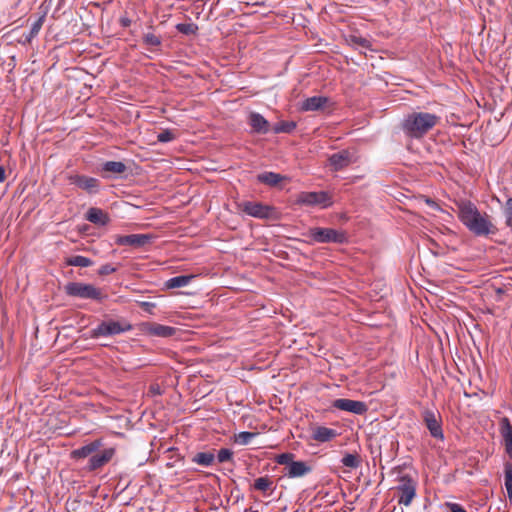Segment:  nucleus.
Listing matches in <instances>:
<instances>
[{
    "instance_id": "12",
    "label": "nucleus",
    "mask_w": 512,
    "mask_h": 512,
    "mask_svg": "<svg viewBox=\"0 0 512 512\" xmlns=\"http://www.w3.org/2000/svg\"><path fill=\"white\" fill-rule=\"evenodd\" d=\"M115 454L116 450L114 447L99 449L98 452L88 459L86 469L90 472L101 469L112 460Z\"/></svg>"
},
{
    "instance_id": "27",
    "label": "nucleus",
    "mask_w": 512,
    "mask_h": 512,
    "mask_svg": "<svg viewBox=\"0 0 512 512\" xmlns=\"http://www.w3.org/2000/svg\"><path fill=\"white\" fill-rule=\"evenodd\" d=\"M215 456L211 452H199L192 457V462L203 467H208L214 462Z\"/></svg>"
},
{
    "instance_id": "19",
    "label": "nucleus",
    "mask_w": 512,
    "mask_h": 512,
    "mask_svg": "<svg viewBox=\"0 0 512 512\" xmlns=\"http://www.w3.org/2000/svg\"><path fill=\"white\" fill-rule=\"evenodd\" d=\"M248 123L252 131L258 134H266L270 130V123L257 112L250 113Z\"/></svg>"
},
{
    "instance_id": "44",
    "label": "nucleus",
    "mask_w": 512,
    "mask_h": 512,
    "mask_svg": "<svg viewBox=\"0 0 512 512\" xmlns=\"http://www.w3.org/2000/svg\"><path fill=\"white\" fill-rule=\"evenodd\" d=\"M119 21L123 27H129L131 25V20L128 17H121Z\"/></svg>"
},
{
    "instance_id": "40",
    "label": "nucleus",
    "mask_w": 512,
    "mask_h": 512,
    "mask_svg": "<svg viewBox=\"0 0 512 512\" xmlns=\"http://www.w3.org/2000/svg\"><path fill=\"white\" fill-rule=\"evenodd\" d=\"M506 224L512 229V198H508L505 207Z\"/></svg>"
},
{
    "instance_id": "21",
    "label": "nucleus",
    "mask_w": 512,
    "mask_h": 512,
    "mask_svg": "<svg viewBox=\"0 0 512 512\" xmlns=\"http://www.w3.org/2000/svg\"><path fill=\"white\" fill-rule=\"evenodd\" d=\"M85 218L89 222L99 226H105L110 221L108 213L96 207L89 208L85 215Z\"/></svg>"
},
{
    "instance_id": "2",
    "label": "nucleus",
    "mask_w": 512,
    "mask_h": 512,
    "mask_svg": "<svg viewBox=\"0 0 512 512\" xmlns=\"http://www.w3.org/2000/svg\"><path fill=\"white\" fill-rule=\"evenodd\" d=\"M440 121V117L429 112H412L401 122V130L406 137L421 139Z\"/></svg>"
},
{
    "instance_id": "8",
    "label": "nucleus",
    "mask_w": 512,
    "mask_h": 512,
    "mask_svg": "<svg viewBox=\"0 0 512 512\" xmlns=\"http://www.w3.org/2000/svg\"><path fill=\"white\" fill-rule=\"evenodd\" d=\"M422 419L430 432V435L439 440L444 439L443 429H442V417L438 411L425 409L422 412Z\"/></svg>"
},
{
    "instance_id": "3",
    "label": "nucleus",
    "mask_w": 512,
    "mask_h": 512,
    "mask_svg": "<svg viewBox=\"0 0 512 512\" xmlns=\"http://www.w3.org/2000/svg\"><path fill=\"white\" fill-rule=\"evenodd\" d=\"M64 291L67 296L90 299L101 302L107 295L103 293L102 289L88 283L83 282H69L64 286Z\"/></svg>"
},
{
    "instance_id": "9",
    "label": "nucleus",
    "mask_w": 512,
    "mask_h": 512,
    "mask_svg": "<svg viewBox=\"0 0 512 512\" xmlns=\"http://www.w3.org/2000/svg\"><path fill=\"white\" fill-rule=\"evenodd\" d=\"M298 203L306 206L326 208L332 205V197L326 191L302 192L298 196Z\"/></svg>"
},
{
    "instance_id": "17",
    "label": "nucleus",
    "mask_w": 512,
    "mask_h": 512,
    "mask_svg": "<svg viewBox=\"0 0 512 512\" xmlns=\"http://www.w3.org/2000/svg\"><path fill=\"white\" fill-rule=\"evenodd\" d=\"M499 426L505 452L512 458V424L507 417H503L499 422Z\"/></svg>"
},
{
    "instance_id": "28",
    "label": "nucleus",
    "mask_w": 512,
    "mask_h": 512,
    "mask_svg": "<svg viewBox=\"0 0 512 512\" xmlns=\"http://www.w3.org/2000/svg\"><path fill=\"white\" fill-rule=\"evenodd\" d=\"M65 264L67 266H77V267H89L93 265V261L85 256L74 255L65 259Z\"/></svg>"
},
{
    "instance_id": "41",
    "label": "nucleus",
    "mask_w": 512,
    "mask_h": 512,
    "mask_svg": "<svg viewBox=\"0 0 512 512\" xmlns=\"http://www.w3.org/2000/svg\"><path fill=\"white\" fill-rule=\"evenodd\" d=\"M117 271V267H113L111 264H104L98 270L100 276H106Z\"/></svg>"
},
{
    "instance_id": "42",
    "label": "nucleus",
    "mask_w": 512,
    "mask_h": 512,
    "mask_svg": "<svg viewBox=\"0 0 512 512\" xmlns=\"http://www.w3.org/2000/svg\"><path fill=\"white\" fill-rule=\"evenodd\" d=\"M139 307L143 309L144 311L153 314V310L156 307L155 303L147 302V301H141L138 303Z\"/></svg>"
},
{
    "instance_id": "16",
    "label": "nucleus",
    "mask_w": 512,
    "mask_h": 512,
    "mask_svg": "<svg viewBox=\"0 0 512 512\" xmlns=\"http://www.w3.org/2000/svg\"><path fill=\"white\" fill-rule=\"evenodd\" d=\"M312 471V466L305 461H294L284 468V476L288 478H300Z\"/></svg>"
},
{
    "instance_id": "6",
    "label": "nucleus",
    "mask_w": 512,
    "mask_h": 512,
    "mask_svg": "<svg viewBox=\"0 0 512 512\" xmlns=\"http://www.w3.org/2000/svg\"><path fill=\"white\" fill-rule=\"evenodd\" d=\"M132 328L133 326L126 320H106L90 331V338L97 339L99 337L119 335L131 331Z\"/></svg>"
},
{
    "instance_id": "29",
    "label": "nucleus",
    "mask_w": 512,
    "mask_h": 512,
    "mask_svg": "<svg viewBox=\"0 0 512 512\" xmlns=\"http://www.w3.org/2000/svg\"><path fill=\"white\" fill-rule=\"evenodd\" d=\"M361 462V456L358 453H346L341 459V463L351 469L358 468Z\"/></svg>"
},
{
    "instance_id": "7",
    "label": "nucleus",
    "mask_w": 512,
    "mask_h": 512,
    "mask_svg": "<svg viewBox=\"0 0 512 512\" xmlns=\"http://www.w3.org/2000/svg\"><path fill=\"white\" fill-rule=\"evenodd\" d=\"M239 206L244 213L255 218L279 220L281 217L280 212L275 207L262 204L261 202L245 201Z\"/></svg>"
},
{
    "instance_id": "37",
    "label": "nucleus",
    "mask_w": 512,
    "mask_h": 512,
    "mask_svg": "<svg viewBox=\"0 0 512 512\" xmlns=\"http://www.w3.org/2000/svg\"><path fill=\"white\" fill-rule=\"evenodd\" d=\"M257 436V433H254V432H248V431H243V432H240L238 435H236V438H235V441L238 443V444H241V445H247L251 442V440L253 438H255Z\"/></svg>"
},
{
    "instance_id": "32",
    "label": "nucleus",
    "mask_w": 512,
    "mask_h": 512,
    "mask_svg": "<svg viewBox=\"0 0 512 512\" xmlns=\"http://www.w3.org/2000/svg\"><path fill=\"white\" fill-rule=\"evenodd\" d=\"M143 44L148 47H160L162 45V39L153 33H146L142 37Z\"/></svg>"
},
{
    "instance_id": "18",
    "label": "nucleus",
    "mask_w": 512,
    "mask_h": 512,
    "mask_svg": "<svg viewBox=\"0 0 512 512\" xmlns=\"http://www.w3.org/2000/svg\"><path fill=\"white\" fill-rule=\"evenodd\" d=\"M103 446V442L101 439H96L78 449H75L71 452V457L73 459H83L87 457H91Z\"/></svg>"
},
{
    "instance_id": "25",
    "label": "nucleus",
    "mask_w": 512,
    "mask_h": 512,
    "mask_svg": "<svg viewBox=\"0 0 512 512\" xmlns=\"http://www.w3.org/2000/svg\"><path fill=\"white\" fill-rule=\"evenodd\" d=\"M102 171L111 174H123L127 166L121 161H107L102 165Z\"/></svg>"
},
{
    "instance_id": "20",
    "label": "nucleus",
    "mask_w": 512,
    "mask_h": 512,
    "mask_svg": "<svg viewBox=\"0 0 512 512\" xmlns=\"http://www.w3.org/2000/svg\"><path fill=\"white\" fill-rule=\"evenodd\" d=\"M329 102V98L325 96H313L305 99L301 105V111H319L323 110L326 104Z\"/></svg>"
},
{
    "instance_id": "35",
    "label": "nucleus",
    "mask_w": 512,
    "mask_h": 512,
    "mask_svg": "<svg viewBox=\"0 0 512 512\" xmlns=\"http://www.w3.org/2000/svg\"><path fill=\"white\" fill-rule=\"evenodd\" d=\"M176 29L182 34L193 35L196 34L198 27L194 23H179L176 25Z\"/></svg>"
},
{
    "instance_id": "10",
    "label": "nucleus",
    "mask_w": 512,
    "mask_h": 512,
    "mask_svg": "<svg viewBox=\"0 0 512 512\" xmlns=\"http://www.w3.org/2000/svg\"><path fill=\"white\" fill-rule=\"evenodd\" d=\"M358 159L354 149H343L329 156L328 161L334 171H340L355 163Z\"/></svg>"
},
{
    "instance_id": "36",
    "label": "nucleus",
    "mask_w": 512,
    "mask_h": 512,
    "mask_svg": "<svg viewBox=\"0 0 512 512\" xmlns=\"http://www.w3.org/2000/svg\"><path fill=\"white\" fill-rule=\"evenodd\" d=\"M43 22H44V16H41L40 18H38L33 24H32V27L30 29V32L29 34L26 36V41L27 42H31V40L36 37L43 25Z\"/></svg>"
},
{
    "instance_id": "38",
    "label": "nucleus",
    "mask_w": 512,
    "mask_h": 512,
    "mask_svg": "<svg viewBox=\"0 0 512 512\" xmlns=\"http://www.w3.org/2000/svg\"><path fill=\"white\" fill-rule=\"evenodd\" d=\"M217 458L220 463L231 461L233 458V452L230 449L222 448L218 451Z\"/></svg>"
},
{
    "instance_id": "14",
    "label": "nucleus",
    "mask_w": 512,
    "mask_h": 512,
    "mask_svg": "<svg viewBox=\"0 0 512 512\" xmlns=\"http://www.w3.org/2000/svg\"><path fill=\"white\" fill-rule=\"evenodd\" d=\"M332 406L338 410L351 412L356 415H363L368 410L367 404L365 402L347 398H339L334 400Z\"/></svg>"
},
{
    "instance_id": "34",
    "label": "nucleus",
    "mask_w": 512,
    "mask_h": 512,
    "mask_svg": "<svg viewBox=\"0 0 512 512\" xmlns=\"http://www.w3.org/2000/svg\"><path fill=\"white\" fill-rule=\"evenodd\" d=\"M348 43L351 44V45H355V46H360V47H363V48H370L371 47V42L362 37V36H358V35H350L347 39Z\"/></svg>"
},
{
    "instance_id": "33",
    "label": "nucleus",
    "mask_w": 512,
    "mask_h": 512,
    "mask_svg": "<svg viewBox=\"0 0 512 512\" xmlns=\"http://www.w3.org/2000/svg\"><path fill=\"white\" fill-rule=\"evenodd\" d=\"M295 454L291 452H285L281 453L279 455H276L275 462L279 465H284L285 467H288L293 463L295 460Z\"/></svg>"
},
{
    "instance_id": "46",
    "label": "nucleus",
    "mask_w": 512,
    "mask_h": 512,
    "mask_svg": "<svg viewBox=\"0 0 512 512\" xmlns=\"http://www.w3.org/2000/svg\"><path fill=\"white\" fill-rule=\"evenodd\" d=\"M6 179L5 169L2 165H0V183L4 182Z\"/></svg>"
},
{
    "instance_id": "39",
    "label": "nucleus",
    "mask_w": 512,
    "mask_h": 512,
    "mask_svg": "<svg viewBox=\"0 0 512 512\" xmlns=\"http://www.w3.org/2000/svg\"><path fill=\"white\" fill-rule=\"evenodd\" d=\"M175 138V135L172 131L170 130H164L162 132H160L158 135H157V140L158 142H161V143H167V142H170L172 141L173 139Z\"/></svg>"
},
{
    "instance_id": "11",
    "label": "nucleus",
    "mask_w": 512,
    "mask_h": 512,
    "mask_svg": "<svg viewBox=\"0 0 512 512\" xmlns=\"http://www.w3.org/2000/svg\"><path fill=\"white\" fill-rule=\"evenodd\" d=\"M141 331L150 336L171 338L176 336L179 329L156 322H145L141 324Z\"/></svg>"
},
{
    "instance_id": "13",
    "label": "nucleus",
    "mask_w": 512,
    "mask_h": 512,
    "mask_svg": "<svg viewBox=\"0 0 512 512\" xmlns=\"http://www.w3.org/2000/svg\"><path fill=\"white\" fill-rule=\"evenodd\" d=\"M153 238L151 234L116 235L114 241L119 246L140 248L150 244Z\"/></svg>"
},
{
    "instance_id": "43",
    "label": "nucleus",
    "mask_w": 512,
    "mask_h": 512,
    "mask_svg": "<svg viewBox=\"0 0 512 512\" xmlns=\"http://www.w3.org/2000/svg\"><path fill=\"white\" fill-rule=\"evenodd\" d=\"M445 506L449 510V512H467L460 504L458 503H445Z\"/></svg>"
},
{
    "instance_id": "22",
    "label": "nucleus",
    "mask_w": 512,
    "mask_h": 512,
    "mask_svg": "<svg viewBox=\"0 0 512 512\" xmlns=\"http://www.w3.org/2000/svg\"><path fill=\"white\" fill-rule=\"evenodd\" d=\"M276 486L269 476H263L255 479L253 489L260 491L263 495H271Z\"/></svg>"
},
{
    "instance_id": "31",
    "label": "nucleus",
    "mask_w": 512,
    "mask_h": 512,
    "mask_svg": "<svg viewBox=\"0 0 512 512\" xmlns=\"http://www.w3.org/2000/svg\"><path fill=\"white\" fill-rule=\"evenodd\" d=\"M505 487L507 490L509 501L512 503V464L506 462L504 465Z\"/></svg>"
},
{
    "instance_id": "15",
    "label": "nucleus",
    "mask_w": 512,
    "mask_h": 512,
    "mask_svg": "<svg viewBox=\"0 0 512 512\" xmlns=\"http://www.w3.org/2000/svg\"><path fill=\"white\" fill-rule=\"evenodd\" d=\"M68 179L71 184L76 185L78 188L85 190L90 194L96 193L98 191L99 180L94 177L75 174L70 175Z\"/></svg>"
},
{
    "instance_id": "5",
    "label": "nucleus",
    "mask_w": 512,
    "mask_h": 512,
    "mask_svg": "<svg viewBox=\"0 0 512 512\" xmlns=\"http://www.w3.org/2000/svg\"><path fill=\"white\" fill-rule=\"evenodd\" d=\"M399 475L397 477L398 485L396 486L398 504L410 506L416 496L417 481L409 474H401L399 467Z\"/></svg>"
},
{
    "instance_id": "45",
    "label": "nucleus",
    "mask_w": 512,
    "mask_h": 512,
    "mask_svg": "<svg viewBox=\"0 0 512 512\" xmlns=\"http://www.w3.org/2000/svg\"><path fill=\"white\" fill-rule=\"evenodd\" d=\"M426 203H427L430 207H432V208H434V209H440V208H439V206H438V204H437L434 200H432V199H430V198H426Z\"/></svg>"
},
{
    "instance_id": "47",
    "label": "nucleus",
    "mask_w": 512,
    "mask_h": 512,
    "mask_svg": "<svg viewBox=\"0 0 512 512\" xmlns=\"http://www.w3.org/2000/svg\"><path fill=\"white\" fill-rule=\"evenodd\" d=\"M150 391L153 393V394H161L160 392V387L158 385H151L150 387Z\"/></svg>"
},
{
    "instance_id": "23",
    "label": "nucleus",
    "mask_w": 512,
    "mask_h": 512,
    "mask_svg": "<svg viewBox=\"0 0 512 512\" xmlns=\"http://www.w3.org/2000/svg\"><path fill=\"white\" fill-rule=\"evenodd\" d=\"M337 436L336 430L324 426L317 427L313 432V439L318 442H328Z\"/></svg>"
},
{
    "instance_id": "4",
    "label": "nucleus",
    "mask_w": 512,
    "mask_h": 512,
    "mask_svg": "<svg viewBox=\"0 0 512 512\" xmlns=\"http://www.w3.org/2000/svg\"><path fill=\"white\" fill-rule=\"evenodd\" d=\"M306 236L310 243L344 244L348 242V235L344 230L333 228L312 227L307 231Z\"/></svg>"
},
{
    "instance_id": "26",
    "label": "nucleus",
    "mask_w": 512,
    "mask_h": 512,
    "mask_svg": "<svg viewBox=\"0 0 512 512\" xmlns=\"http://www.w3.org/2000/svg\"><path fill=\"white\" fill-rule=\"evenodd\" d=\"M193 278V275H180L170 278L165 285L168 289L180 288L188 285Z\"/></svg>"
},
{
    "instance_id": "30",
    "label": "nucleus",
    "mask_w": 512,
    "mask_h": 512,
    "mask_svg": "<svg viewBox=\"0 0 512 512\" xmlns=\"http://www.w3.org/2000/svg\"><path fill=\"white\" fill-rule=\"evenodd\" d=\"M296 128V122L294 121H280L273 126V132L279 133H291Z\"/></svg>"
},
{
    "instance_id": "24",
    "label": "nucleus",
    "mask_w": 512,
    "mask_h": 512,
    "mask_svg": "<svg viewBox=\"0 0 512 512\" xmlns=\"http://www.w3.org/2000/svg\"><path fill=\"white\" fill-rule=\"evenodd\" d=\"M284 177L278 173L274 172H263L257 175V180L265 185H268L270 187L277 186Z\"/></svg>"
},
{
    "instance_id": "1",
    "label": "nucleus",
    "mask_w": 512,
    "mask_h": 512,
    "mask_svg": "<svg viewBox=\"0 0 512 512\" xmlns=\"http://www.w3.org/2000/svg\"><path fill=\"white\" fill-rule=\"evenodd\" d=\"M457 214L462 224L475 236L486 237L495 234L496 226L487 213H481L471 201L461 200L456 203Z\"/></svg>"
}]
</instances>
